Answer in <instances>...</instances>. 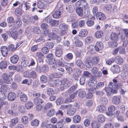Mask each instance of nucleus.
<instances>
[{"mask_svg": "<svg viewBox=\"0 0 128 128\" xmlns=\"http://www.w3.org/2000/svg\"><path fill=\"white\" fill-rule=\"evenodd\" d=\"M113 82L109 85V87L105 88L104 89L107 96L109 97L111 96L112 94H116L118 92V87L121 88L122 85L121 83L118 84V81L116 79L113 80Z\"/></svg>", "mask_w": 128, "mask_h": 128, "instance_id": "f257e3e1", "label": "nucleus"}, {"mask_svg": "<svg viewBox=\"0 0 128 128\" xmlns=\"http://www.w3.org/2000/svg\"><path fill=\"white\" fill-rule=\"evenodd\" d=\"M22 23L21 20L19 18H17L16 21L14 23V24H9V27H10V29L12 30L17 29L19 28L22 25Z\"/></svg>", "mask_w": 128, "mask_h": 128, "instance_id": "f03ea898", "label": "nucleus"}, {"mask_svg": "<svg viewBox=\"0 0 128 128\" xmlns=\"http://www.w3.org/2000/svg\"><path fill=\"white\" fill-rule=\"evenodd\" d=\"M57 30L56 29H54L53 30V33H51L49 34V36L53 39V40H55L56 42H60L61 40V38L60 36H59L57 35L56 33H57Z\"/></svg>", "mask_w": 128, "mask_h": 128, "instance_id": "7ed1b4c3", "label": "nucleus"}, {"mask_svg": "<svg viewBox=\"0 0 128 128\" xmlns=\"http://www.w3.org/2000/svg\"><path fill=\"white\" fill-rule=\"evenodd\" d=\"M97 81L96 79L94 78H90L88 82V84L89 86L92 88L93 89H95L96 88L95 86L96 84Z\"/></svg>", "mask_w": 128, "mask_h": 128, "instance_id": "20e7f679", "label": "nucleus"}, {"mask_svg": "<svg viewBox=\"0 0 128 128\" xmlns=\"http://www.w3.org/2000/svg\"><path fill=\"white\" fill-rule=\"evenodd\" d=\"M81 72L78 69H75L73 74L72 76L75 80H78L79 76L81 75Z\"/></svg>", "mask_w": 128, "mask_h": 128, "instance_id": "39448f33", "label": "nucleus"}, {"mask_svg": "<svg viewBox=\"0 0 128 128\" xmlns=\"http://www.w3.org/2000/svg\"><path fill=\"white\" fill-rule=\"evenodd\" d=\"M91 72L96 76L100 77L102 75V72L100 71H98V68L94 66L92 68L91 70Z\"/></svg>", "mask_w": 128, "mask_h": 128, "instance_id": "423d86ee", "label": "nucleus"}, {"mask_svg": "<svg viewBox=\"0 0 128 128\" xmlns=\"http://www.w3.org/2000/svg\"><path fill=\"white\" fill-rule=\"evenodd\" d=\"M103 46L102 42H97L94 46V49L96 51L98 52L100 50L103 49Z\"/></svg>", "mask_w": 128, "mask_h": 128, "instance_id": "0eeeda50", "label": "nucleus"}, {"mask_svg": "<svg viewBox=\"0 0 128 128\" xmlns=\"http://www.w3.org/2000/svg\"><path fill=\"white\" fill-rule=\"evenodd\" d=\"M66 9L70 12H73L74 9L73 5L71 3H68L66 6Z\"/></svg>", "mask_w": 128, "mask_h": 128, "instance_id": "6e6552de", "label": "nucleus"}, {"mask_svg": "<svg viewBox=\"0 0 128 128\" xmlns=\"http://www.w3.org/2000/svg\"><path fill=\"white\" fill-rule=\"evenodd\" d=\"M2 77L3 81L4 83L7 84H9L10 83V80L9 76L7 74H4L2 75Z\"/></svg>", "mask_w": 128, "mask_h": 128, "instance_id": "1a4fd4ad", "label": "nucleus"}, {"mask_svg": "<svg viewBox=\"0 0 128 128\" xmlns=\"http://www.w3.org/2000/svg\"><path fill=\"white\" fill-rule=\"evenodd\" d=\"M2 54L4 56H7L8 52L7 48L6 46H2L0 48Z\"/></svg>", "mask_w": 128, "mask_h": 128, "instance_id": "9d476101", "label": "nucleus"}, {"mask_svg": "<svg viewBox=\"0 0 128 128\" xmlns=\"http://www.w3.org/2000/svg\"><path fill=\"white\" fill-rule=\"evenodd\" d=\"M16 98V95L14 92H10L8 96V99L11 101H13Z\"/></svg>", "mask_w": 128, "mask_h": 128, "instance_id": "9b49d317", "label": "nucleus"}, {"mask_svg": "<svg viewBox=\"0 0 128 128\" xmlns=\"http://www.w3.org/2000/svg\"><path fill=\"white\" fill-rule=\"evenodd\" d=\"M112 101L114 104H118L120 102V98L117 96H114L112 98Z\"/></svg>", "mask_w": 128, "mask_h": 128, "instance_id": "f8f14e48", "label": "nucleus"}, {"mask_svg": "<svg viewBox=\"0 0 128 128\" xmlns=\"http://www.w3.org/2000/svg\"><path fill=\"white\" fill-rule=\"evenodd\" d=\"M68 108L69 109L67 111V114L68 115L70 116H72L75 114L76 111V109L72 108V107Z\"/></svg>", "mask_w": 128, "mask_h": 128, "instance_id": "ddd939ff", "label": "nucleus"}, {"mask_svg": "<svg viewBox=\"0 0 128 128\" xmlns=\"http://www.w3.org/2000/svg\"><path fill=\"white\" fill-rule=\"evenodd\" d=\"M80 120V117L79 115H76L73 117L72 121L74 123L76 124L79 123Z\"/></svg>", "mask_w": 128, "mask_h": 128, "instance_id": "4468645a", "label": "nucleus"}, {"mask_svg": "<svg viewBox=\"0 0 128 128\" xmlns=\"http://www.w3.org/2000/svg\"><path fill=\"white\" fill-rule=\"evenodd\" d=\"M34 104L36 105H40L43 102L42 100L38 97L34 98Z\"/></svg>", "mask_w": 128, "mask_h": 128, "instance_id": "2eb2a0df", "label": "nucleus"}, {"mask_svg": "<svg viewBox=\"0 0 128 128\" xmlns=\"http://www.w3.org/2000/svg\"><path fill=\"white\" fill-rule=\"evenodd\" d=\"M75 94H78V96L81 98L84 97L86 95V93L85 91L80 90H78L76 92Z\"/></svg>", "mask_w": 128, "mask_h": 128, "instance_id": "dca6fc26", "label": "nucleus"}, {"mask_svg": "<svg viewBox=\"0 0 128 128\" xmlns=\"http://www.w3.org/2000/svg\"><path fill=\"white\" fill-rule=\"evenodd\" d=\"M108 102V100L107 98L105 97H102L100 99V102L103 106L106 105Z\"/></svg>", "mask_w": 128, "mask_h": 128, "instance_id": "f3484780", "label": "nucleus"}, {"mask_svg": "<svg viewBox=\"0 0 128 128\" xmlns=\"http://www.w3.org/2000/svg\"><path fill=\"white\" fill-rule=\"evenodd\" d=\"M87 31L86 30H82L79 32L78 36L82 37H84L87 36Z\"/></svg>", "mask_w": 128, "mask_h": 128, "instance_id": "a211bd4d", "label": "nucleus"}, {"mask_svg": "<svg viewBox=\"0 0 128 128\" xmlns=\"http://www.w3.org/2000/svg\"><path fill=\"white\" fill-rule=\"evenodd\" d=\"M95 19V17L92 16L90 19L89 20H88L86 22L87 25L89 26H92L94 24V20Z\"/></svg>", "mask_w": 128, "mask_h": 128, "instance_id": "6ab92c4d", "label": "nucleus"}, {"mask_svg": "<svg viewBox=\"0 0 128 128\" xmlns=\"http://www.w3.org/2000/svg\"><path fill=\"white\" fill-rule=\"evenodd\" d=\"M114 60L116 63L119 64H122L123 61L122 58L119 56H117L116 57Z\"/></svg>", "mask_w": 128, "mask_h": 128, "instance_id": "aec40b11", "label": "nucleus"}, {"mask_svg": "<svg viewBox=\"0 0 128 128\" xmlns=\"http://www.w3.org/2000/svg\"><path fill=\"white\" fill-rule=\"evenodd\" d=\"M48 24L45 23H42L40 25V27L43 30H46V32L45 34H48L49 32V29H47L48 27Z\"/></svg>", "mask_w": 128, "mask_h": 128, "instance_id": "412c9836", "label": "nucleus"}, {"mask_svg": "<svg viewBox=\"0 0 128 128\" xmlns=\"http://www.w3.org/2000/svg\"><path fill=\"white\" fill-rule=\"evenodd\" d=\"M112 69L114 73H119L120 71V67L118 65H113L112 68Z\"/></svg>", "mask_w": 128, "mask_h": 128, "instance_id": "4be33fe9", "label": "nucleus"}, {"mask_svg": "<svg viewBox=\"0 0 128 128\" xmlns=\"http://www.w3.org/2000/svg\"><path fill=\"white\" fill-rule=\"evenodd\" d=\"M71 84V82L69 80L66 79L64 82L63 86L64 88H68L70 86Z\"/></svg>", "mask_w": 128, "mask_h": 128, "instance_id": "5701e85b", "label": "nucleus"}, {"mask_svg": "<svg viewBox=\"0 0 128 128\" xmlns=\"http://www.w3.org/2000/svg\"><path fill=\"white\" fill-rule=\"evenodd\" d=\"M111 39L114 41H117L118 40V34L114 32L112 33L110 35Z\"/></svg>", "mask_w": 128, "mask_h": 128, "instance_id": "b1692460", "label": "nucleus"}, {"mask_svg": "<svg viewBox=\"0 0 128 128\" xmlns=\"http://www.w3.org/2000/svg\"><path fill=\"white\" fill-rule=\"evenodd\" d=\"M18 57L16 55H14L12 56L10 58V60L11 62L15 64L18 62Z\"/></svg>", "mask_w": 128, "mask_h": 128, "instance_id": "393cba45", "label": "nucleus"}, {"mask_svg": "<svg viewBox=\"0 0 128 128\" xmlns=\"http://www.w3.org/2000/svg\"><path fill=\"white\" fill-rule=\"evenodd\" d=\"M96 16L97 18L100 20H102L106 18L104 14L101 12H98Z\"/></svg>", "mask_w": 128, "mask_h": 128, "instance_id": "a878e982", "label": "nucleus"}, {"mask_svg": "<svg viewBox=\"0 0 128 128\" xmlns=\"http://www.w3.org/2000/svg\"><path fill=\"white\" fill-rule=\"evenodd\" d=\"M56 113V111L54 109L50 110L47 113V116L49 117L53 116Z\"/></svg>", "mask_w": 128, "mask_h": 128, "instance_id": "bb28decb", "label": "nucleus"}, {"mask_svg": "<svg viewBox=\"0 0 128 128\" xmlns=\"http://www.w3.org/2000/svg\"><path fill=\"white\" fill-rule=\"evenodd\" d=\"M102 105V106H98L96 108V110L100 112H103L106 110V108Z\"/></svg>", "mask_w": 128, "mask_h": 128, "instance_id": "cd10ccee", "label": "nucleus"}, {"mask_svg": "<svg viewBox=\"0 0 128 128\" xmlns=\"http://www.w3.org/2000/svg\"><path fill=\"white\" fill-rule=\"evenodd\" d=\"M76 14H71L67 20V21L69 22L72 21L76 20Z\"/></svg>", "mask_w": 128, "mask_h": 128, "instance_id": "c85d7f7f", "label": "nucleus"}, {"mask_svg": "<svg viewBox=\"0 0 128 128\" xmlns=\"http://www.w3.org/2000/svg\"><path fill=\"white\" fill-rule=\"evenodd\" d=\"M15 15L17 16H19L21 15L22 13V9L20 8H16L14 11Z\"/></svg>", "mask_w": 128, "mask_h": 128, "instance_id": "c756f323", "label": "nucleus"}, {"mask_svg": "<svg viewBox=\"0 0 128 128\" xmlns=\"http://www.w3.org/2000/svg\"><path fill=\"white\" fill-rule=\"evenodd\" d=\"M39 123V121L37 119H35L32 120L30 122L31 125L33 126H37Z\"/></svg>", "mask_w": 128, "mask_h": 128, "instance_id": "7c9ffc66", "label": "nucleus"}, {"mask_svg": "<svg viewBox=\"0 0 128 128\" xmlns=\"http://www.w3.org/2000/svg\"><path fill=\"white\" fill-rule=\"evenodd\" d=\"M99 58L97 56H94L92 59V62L94 64H98L99 61Z\"/></svg>", "mask_w": 128, "mask_h": 128, "instance_id": "2f4dec72", "label": "nucleus"}, {"mask_svg": "<svg viewBox=\"0 0 128 128\" xmlns=\"http://www.w3.org/2000/svg\"><path fill=\"white\" fill-rule=\"evenodd\" d=\"M8 68L9 69L11 70H16L18 71L20 69V66H8Z\"/></svg>", "mask_w": 128, "mask_h": 128, "instance_id": "473e14b6", "label": "nucleus"}, {"mask_svg": "<svg viewBox=\"0 0 128 128\" xmlns=\"http://www.w3.org/2000/svg\"><path fill=\"white\" fill-rule=\"evenodd\" d=\"M85 65L86 66L89 68H91L93 66V63L91 60H88L85 62Z\"/></svg>", "mask_w": 128, "mask_h": 128, "instance_id": "72a5a7b5", "label": "nucleus"}, {"mask_svg": "<svg viewBox=\"0 0 128 128\" xmlns=\"http://www.w3.org/2000/svg\"><path fill=\"white\" fill-rule=\"evenodd\" d=\"M76 63L78 66L81 68H83L84 67V63L80 60H77L76 61Z\"/></svg>", "mask_w": 128, "mask_h": 128, "instance_id": "f704fd0d", "label": "nucleus"}, {"mask_svg": "<svg viewBox=\"0 0 128 128\" xmlns=\"http://www.w3.org/2000/svg\"><path fill=\"white\" fill-rule=\"evenodd\" d=\"M92 128H99L100 126V124L96 121H93L91 124Z\"/></svg>", "mask_w": 128, "mask_h": 128, "instance_id": "c9c22d12", "label": "nucleus"}, {"mask_svg": "<svg viewBox=\"0 0 128 128\" xmlns=\"http://www.w3.org/2000/svg\"><path fill=\"white\" fill-rule=\"evenodd\" d=\"M10 35L14 39H16L18 38V32L17 31H11L10 32Z\"/></svg>", "mask_w": 128, "mask_h": 128, "instance_id": "e433bc0d", "label": "nucleus"}, {"mask_svg": "<svg viewBox=\"0 0 128 128\" xmlns=\"http://www.w3.org/2000/svg\"><path fill=\"white\" fill-rule=\"evenodd\" d=\"M68 27V25L63 23L60 24L59 26L60 29L62 31L65 30H67Z\"/></svg>", "mask_w": 128, "mask_h": 128, "instance_id": "4c0bfd02", "label": "nucleus"}, {"mask_svg": "<svg viewBox=\"0 0 128 128\" xmlns=\"http://www.w3.org/2000/svg\"><path fill=\"white\" fill-rule=\"evenodd\" d=\"M76 10V13L79 16H81L83 15V12L82 8H77Z\"/></svg>", "mask_w": 128, "mask_h": 128, "instance_id": "58836bf2", "label": "nucleus"}, {"mask_svg": "<svg viewBox=\"0 0 128 128\" xmlns=\"http://www.w3.org/2000/svg\"><path fill=\"white\" fill-rule=\"evenodd\" d=\"M103 35V32L100 30L97 31L95 33V36L97 38H100Z\"/></svg>", "mask_w": 128, "mask_h": 128, "instance_id": "ea45409f", "label": "nucleus"}, {"mask_svg": "<svg viewBox=\"0 0 128 128\" xmlns=\"http://www.w3.org/2000/svg\"><path fill=\"white\" fill-rule=\"evenodd\" d=\"M61 14V12L60 11L55 12L52 14L53 17L55 18H58L60 16Z\"/></svg>", "mask_w": 128, "mask_h": 128, "instance_id": "a19ab883", "label": "nucleus"}, {"mask_svg": "<svg viewBox=\"0 0 128 128\" xmlns=\"http://www.w3.org/2000/svg\"><path fill=\"white\" fill-rule=\"evenodd\" d=\"M20 101L23 102H26L28 100V97L27 96L24 94L20 98Z\"/></svg>", "mask_w": 128, "mask_h": 128, "instance_id": "79ce46f5", "label": "nucleus"}, {"mask_svg": "<svg viewBox=\"0 0 128 128\" xmlns=\"http://www.w3.org/2000/svg\"><path fill=\"white\" fill-rule=\"evenodd\" d=\"M112 6L111 4L106 5L104 8V11H111L112 9Z\"/></svg>", "mask_w": 128, "mask_h": 128, "instance_id": "37998d69", "label": "nucleus"}, {"mask_svg": "<svg viewBox=\"0 0 128 128\" xmlns=\"http://www.w3.org/2000/svg\"><path fill=\"white\" fill-rule=\"evenodd\" d=\"M117 42L114 41L112 42H109L108 43V45L110 47L112 48L116 47L118 45V44Z\"/></svg>", "mask_w": 128, "mask_h": 128, "instance_id": "c03bdc74", "label": "nucleus"}, {"mask_svg": "<svg viewBox=\"0 0 128 128\" xmlns=\"http://www.w3.org/2000/svg\"><path fill=\"white\" fill-rule=\"evenodd\" d=\"M98 120L100 122H103L105 120V117L103 115H100L98 117Z\"/></svg>", "mask_w": 128, "mask_h": 128, "instance_id": "a18cd8bd", "label": "nucleus"}, {"mask_svg": "<svg viewBox=\"0 0 128 128\" xmlns=\"http://www.w3.org/2000/svg\"><path fill=\"white\" fill-rule=\"evenodd\" d=\"M54 84L56 86H59L62 84V81L60 80L56 79L54 81Z\"/></svg>", "mask_w": 128, "mask_h": 128, "instance_id": "49530a36", "label": "nucleus"}, {"mask_svg": "<svg viewBox=\"0 0 128 128\" xmlns=\"http://www.w3.org/2000/svg\"><path fill=\"white\" fill-rule=\"evenodd\" d=\"M52 104L50 102L47 103L44 107V110H47L48 109L52 107Z\"/></svg>", "mask_w": 128, "mask_h": 128, "instance_id": "de8ad7c7", "label": "nucleus"}, {"mask_svg": "<svg viewBox=\"0 0 128 128\" xmlns=\"http://www.w3.org/2000/svg\"><path fill=\"white\" fill-rule=\"evenodd\" d=\"M119 53L121 54H124L126 52L125 48L124 46H120L118 47Z\"/></svg>", "mask_w": 128, "mask_h": 128, "instance_id": "09e8293b", "label": "nucleus"}, {"mask_svg": "<svg viewBox=\"0 0 128 128\" xmlns=\"http://www.w3.org/2000/svg\"><path fill=\"white\" fill-rule=\"evenodd\" d=\"M81 8L86 9L88 7V4L86 1H81Z\"/></svg>", "mask_w": 128, "mask_h": 128, "instance_id": "8fccbe9b", "label": "nucleus"}, {"mask_svg": "<svg viewBox=\"0 0 128 128\" xmlns=\"http://www.w3.org/2000/svg\"><path fill=\"white\" fill-rule=\"evenodd\" d=\"M7 66V62L5 61L2 62L0 63V68L1 69L5 68Z\"/></svg>", "mask_w": 128, "mask_h": 128, "instance_id": "3c124183", "label": "nucleus"}, {"mask_svg": "<svg viewBox=\"0 0 128 128\" xmlns=\"http://www.w3.org/2000/svg\"><path fill=\"white\" fill-rule=\"evenodd\" d=\"M45 46L48 48L50 49L53 47L54 44L53 42H46L45 44Z\"/></svg>", "mask_w": 128, "mask_h": 128, "instance_id": "603ef678", "label": "nucleus"}, {"mask_svg": "<svg viewBox=\"0 0 128 128\" xmlns=\"http://www.w3.org/2000/svg\"><path fill=\"white\" fill-rule=\"evenodd\" d=\"M30 78L36 79L37 77L36 73L34 71H32L30 72Z\"/></svg>", "mask_w": 128, "mask_h": 128, "instance_id": "864d4df0", "label": "nucleus"}, {"mask_svg": "<svg viewBox=\"0 0 128 128\" xmlns=\"http://www.w3.org/2000/svg\"><path fill=\"white\" fill-rule=\"evenodd\" d=\"M33 106V104L30 102H28L25 104L26 107L27 109H30Z\"/></svg>", "mask_w": 128, "mask_h": 128, "instance_id": "5fc2aeb1", "label": "nucleus"}, {"mask_svg": "<svg viewBox=\"0 0 128 128\" xmlns=\"http://www.w3.org/2000/svg\"><path fill=\"white\" fill-rule=\"evenodd\" d=\"M40 82L42 83L46 82L48 81L47 77L44 75H42L40 77Z\"/></svg>", "mask_w": 128, "mask_h": 128, "instance_id": "6e6d98bb", "label": "nucleus"}, {"mask_svg": "<svg viewBox=\"0 0 128 128\" xmlns=\"http://www.w3.org/2000/svg\"><path fill=\"white\" fill-rule=\"evenodd\" d=\"M60 21L57 20H52V21L50 24V25L52 26H58Z\"/></svg>", "mask_w": 128, "mask_h": 128, "instance_id": "4d7b16f0", "label": "nucleus"}, {"mask_svg": "<svg viewBox=\"0 0 128 128\" xmlns=\"http://www.w3.org/2000/svg\"><path fill=\"white\" fill-rule=\"evenodd\" d=\"M93 40V38L92 37L90 36H88L85 39L86 44H89L91 43Z\"/></svg>", "mask_w": 128, "mask_h": 128, "instance_id": "13d9d810", "label": "nucleus"}, {"mask_svg": "<svg viewBox=\"0 0 128 128\" xmlns=\"http://www.w3.org/2000/svg\"><path fill=\"white\" fill-rule=\"evenodd\" d=\"M22 122L24 124H26L28 123V117L26 116H23L21 119Z\"/></svg>", "mask_w": 128, "mask_h": 128, "instance_id": "bf43d9fd", "label": "nucleus"}, {"mask_svg": "<svg viewBox=\"0 0 128 128\" xmlns=\"http://www.w3.org/2000/svg\"><path fill=\"white\" fill-rule=\"evenodd\" d=\"M47 93L48 95L51 96L54 94V92L52 88H49L47 89Z\"/></svg>", "mask_w": 128, "mask_h": 128, "instance_id": "052dcab7", "label": "nucleus"}, {"mask_svg": "<svg viewBox=\"0 0 128 128\" xmlns=\"http://www.w3.org/2000/svg\"><path fill=\"white\" fill-rule=\"evenodd\" d=\"M77 86L74 85L72 86L68 90V93H70L74 91L76 88Z\"/></svg>", "mask_w": 128, "mask_h": 128, "instance_id": "680f3d73", "label": "nucleus"}, {"mask_svg": "<svg viewBox=\"0 0 128 128\" xmlns=\"http://www.w3.org/2000/svg\"><path fill=\"white\" fill-rule=\"evenodd\" d=\"M90 14V12L88 10H85L84 13H83V18H86L87 17L89 16Z\"/></svg>", "mask_w": 128, "mask_h": 128, "instance_id": "e2e57ef3", "label": "nucleus"}, {"mask_svg": "<svg viewBox=\"0 0 128 128\" xmlns=\"http://www.w3.org/2000/svg\"><path fill=\"white\" fill-rule=\"evenodd\" d=\"M14 19L13 17H10L8 18L7 20V21L8 23L9 24H14Z\"/></svg>", "mask_w": 128, "mask_h": 128, "instance_id": "0e129e2a", "label": "nucleus"}, {"mask_svg": "<svg viewBox=\"0 0 128 128\" xmlns=\"http://www.w3.org/2000/svg\"><path fill=\"white\" fill-rule=\"evenodd\" d=\"M2 89L5 92L8 91L9 90V88L8 86L5 85H3L2 86V84H0Z\"/></svg>", "mask_w": 128, "mask_h": 128, "instance_id": "69168bd1", "label": "nucleus"}, {"mask_svg": "<svg viewBox=\"0 0 128 128\" xmlns=\"http://www.w3.org/2000/svg\"><path fill=\"white\" fill-rule=\"evenodd\" d=\"M86 80V78L85 77L82 76L80 78V83L81 85H84L85 83Z\"/></svg>", "mask_w": 128, "mask_h": 128, "instance_id": "338daca9", "label": "nucleus"}, {"mask_svg": "<svg viewBox=\"0 0 128 128\" xmlns=\"http://www.w3.org/2000/svg\"><path fill=\"white\" fill-rule=\"evenodd\" d=\"M63 100L62 98H58L56 101V103L58 105L61 104L63 102Z\"/></svg>", "mask_w": 128, "mask_h": 128, "instance_id": "774afa93", "label": "nucleus"}]
</instances>
